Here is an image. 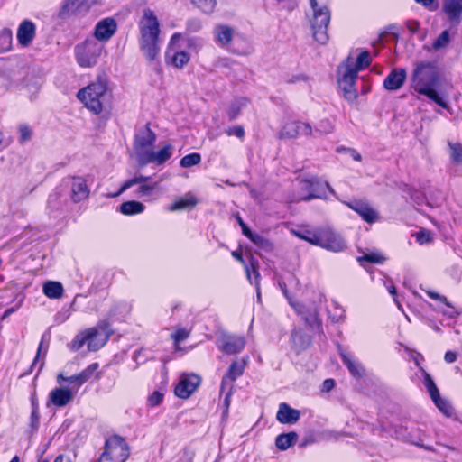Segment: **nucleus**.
I'll return each mask as SVG.
<instances>
[{
	"instance_id": "obj_1",
	"label": "nucleus",
	"mask_w": 462,
	"mask_h": 462,
	"mask_svg": "<svg viewBox=\"0 0 462 462\" xmlns=\"http://www.w3.org/2000/svg\"><path fill=\"white\" fill-rule=\"evenodd\" d=\"M439 83L440 74L435 62L420 61L414 65L411 75V88L417 93L427 97L439 106L448 108L447 102L437 91Z\"/></svg>"
},
{
	"instance_id": "obj_2",
	"label": "nucleus",
	"mask_w": 462,
	"mask_h": 462,
	"mask_svg": "<svg viewBox=\"0 0 462 462\" xmlns=\"http://www.w3.org/2000/svg\"><path fill=\"white\" fill-rule=\"evenodd\" d=\"M139 48L143 57L149 61L158 59L160 46V23L152 10L145 8L138 22Z\"/></svg>"
},
{
	"instance_id": "obj_3",
	"label": "nucleus",
	"mask_w": 462,
	"mask_h": 462,
	"mask_svg": "<svg viewBox=\"0 0 462 462\" xmlns=\"http://www.w3.org/2000/svg\"><path fill=\"white\" fill-rule=\"evenodd\" d=\"M110 336L109 323L103 321L97 327L79 332L69 344V347L72 351H79L85 344H88V351L96 352L106 345Z\"/></svg>"
},
{
	"instance_id": "obj_4",
	"label": "nucleus",
	"mask_w": 462,
	"mask_h": 462,
	"mask_svg": "<svg viewBox=\"0 0 462 462\" xmlns=\"http://www.w3.org/2000/svg\"><path fill=\"white\" fill-rule=\"evenodd\" d=\"M77 97L88 109L98 115L103 110L104 102L110 97L107 83L106 80L98 79L80 89Z\"/></svg>"
},
{
	"instance_id": "obj_5",
	"label": "nucleus",
	"mask_w": 462,
	"mask_h": 462,
	"mask_svg": "<svg viewBox=\"0 0 462 462\" xmlns=\"http://www.w3.org/2000/svg\"><path fill=\"white\" fill-rule=\"evenodd\" d=\"M313 14L310 20L312 36L319 44L328 41V27L330 22V10L327 5H319L317 0H309Z\"/></svg>"
},
{
	"instance_id": "obj_6",
	"label": "nucleus",
	"mask_w": 462,
	"mask_h": 462,
	"mask_svg": "<svg viewBox=\"0 0 462 462\" xmlns=\"http://www.w3.org/2000/svg\"><path fill=\"white\" fill-rule=\"evenodd\" d=\"M103 47L93 39H87L75 46V57L81 68H91L97 62Z\"/></svg>"
},
{
	"instance_id": "obj_7",
	"label": "nucleus",
	"mask_w": 462,
	"mask_h": 462,
	"mask_svg": "<svg viewBox=\"0 0 462 462\" xmlns=\"http://www.w3.org/2000/svg\"><path fill=\"white\" fill-rule=\"evenodd\" d=\"M341 77L338 79L340 88L344 92V97L349 102H353L357 97V91L355 88L356 79L357 78L356 69H354V60L347 57L344 63L338 68Z\"/></svg>"
},
{
	"instance_id": "obj_8",
	"label": "nucleus",
	"mask_w": 462,
	"mask_h": 462,
	"mask_svg": "<svg viewBox=\"0 0 462 462\" xmlns=\"http://www.w3.org/2000/svg\"><path fill=\"white\" fill-rule=\"evenodd\" d=\"M129 457V448L125 440L117 435L107 439L105 451L98 462H125Z\"/></svg>"
},
{
	"instance_id": "obj_9",
	"label": "nucleus",
	"mask_w": 462,
	"mask_h": 462,
	"mask_svg": "<svg viewBox=\"0 0 462 462\" xmlns=\"http://www.w3.org/2000/svg\"><path fill=\"white\" fill-rule=\"evenodd\" d=\"M156 134L151 130L149 124L137 130L134 140V150L139 163L143 162L146 154L152 151L155 142Z\"/></svg>"
},
{
	"instance_id": "obj_10",
	"label": "nucleus",
	"mask_w": 462,
	"mask_h": 462,
	"mask_svg": "<svg viewBox=\"0 0 462 462\" xmlns=\"http://www.w3.org/2000/svg\"><path fill=\"white\" fill-rule=\"evenodd\" d=\"M318 245L325 250L340 253L346 249L347 244L344 237L330 227H319Z\"/></svg>"
},
{
	"instance_id": "obj_11",
	"label": "nucleus",
	"mask_w": 462,
	"mask_h": 462,
	"mask_svg": "<svg viewBox=\"0 0 462 462\" xmlns=\"http://www.w3.org/2000/svg\"><path fill=\"white\" fill-rule=\"evenodd\" d=\"M101 0H64L58 13V17L66 20L71 16L82 15L100 3Z\"/></svg>"
},
{
	"instance_id": "obj_12",
	"label": "nucleus",
	"mask_w": 462,
	"mask_h": 462,
	"mask_svg": "<svg viewBox=\"0 0 462 462\" xmlns=\"http://www.w3.org/2000/svg\"><path fill=\"white\" fill-rule=\"evenodd\" d=\"M150 180V176L135 175L134 178L125 181L120 189L116 194H114L113 197L121 195L134 185H139L138 193L141 197H150L152 195L153 191L158 189L159 185V181L149 182Z\"/></svg>"
},
{
	"instance_id": "obj_13",
	"label": "nucleus",
	"mask_w": 462,
	"mask_h": 462,
	"mask_svg": "<svg viewBox=\"0 0 462 462\" xmlns=\"http://www.w3.org/2000/svg\"><path fill=\"white\" fill-rule=\"evenodd\" d=\"M312 134L313 130L310 124L300 121H293L285 124L279 132L278 136L280 139H294L301 135L310 136Z\"/></svg>"
},
{
	"instance_id": "obj_14",
	"label": "nucleus",
	"mask_w": 462,
	"mask_h": 462,
	"mask_svg": "<svg viewBox=\"0 0 462 462\" xmlns=\"http://www.w3.org/2000/svg\"><path fill=\"white\" fill-rule=\"evenodd\" d=\"M442 12L450 27H457L462 22V0H443Z\"/></svg>"
},
{
	"instance_id": "obj_15",
	"label": "nucleus",
	"mask_w": 462,
	"mask_h": 462,
	"mask_svg": "<svg viewBox=\"0 0 462 462\" xmlns=\"http://www.w3.org/2000/svg\"><path fill=\"white\" fill-rule=\"evenodd\" d=\"M117 31V23L113 17L100 20L95 26L94 36L97 41L107 42Z\"/></svg>"
},
{
	"instance_id": "obj_16",
	"label": "nucleus",
	"mask_w": 462,
	"mask_h": 462,
	"mask_svg": "<svg viewBox=\"0 0 462 462\" xmlns=\"http://www.w3.org/2000/svg\"><path fill=\"white\" fill-rule=\"evenodd\" d=\"M218 347L227 355L241 352L245 346V339L242 336L223 335L217 341Z\"/></svg>"
},
{
	"instance_id": "obj_17",
	"label": "nucleus",
	"mask_w": 462,
	"mask_h": 462,
	"mask_svg": "<svg viewBox=\"0 0 462 462\" xmlns=\"http://www.w3.org/2000/svg\"><path fill=\"white\" fill-rule=\"evenodd\" d=\"M344 204L356 212L367 223H374L378 219V213L366 201H345Z\"/></svg>"
},
{
	"instance_id": "obj_18",
	"label": "nucleus",
	"mask_w": 462,
	"mask_h": 462,
	"mask_svg": "<svg viewBox=\"0 0 462 462\" xmlns=\"http://www.w3.org/2000/svg\"><path fill=\"white\" fill-rule=\"evenodd\" d=\"M98 368L97 363H93L89 365L86 369L81 371L80 373L65 377L62 374H60L57 377V381L59 383H61L63 382L69 383V384H74L76 386V389H79L82 384H84L86 382H88L91 376L93 375L94 372Z\"/></svg>"
},
{
	"instance_id": "obj_19",
	"label": "nucleus",
	"mask_w": 462,
	"mask_h": 462,
	"mask_svg": "<svg viewBox=\"0 0 462 462\" xmlns=\"http://www.w3.org/2000/svg\"><path fill=\"white\" fill-rule=\"evenodd\" d=\"M200 383V378L196 374H190L180 379L175 387V394L181 398H189Z\"/></svg>"
},
{
	"instance_id": "obj_20",
	"label": "nucleus",
	"mask_w": 462,
	"mask_h": 462,
	"mask_svg": "<svg viewBox=\"0 0 462 462\" xmlns=\"http://www.w3.org/2000/svg\"><path fill=\"white\" fill-rule=\"evenodd\" d=\"M36 34L35 24L29 20L23 21L17 29V41L23 47H28Z\"/></svg>"
},
{
	"instance_id": "obj_21",
	"label": "nucleus",
	"mask_w": 462,
	"mask_h": 462,
	"mask_svg": "<svg viewBox=\"0 0 462 462\" xmlns=\"http://www.w3.org/2000/svg\"><path fill=\"white\" fill-rule=\"evenodd\" d=\"M343 364L347 367L352 376L362 378L365 374L364 365L359 363L351 353L344 351L341 347L338 349Z\"/></svg>"
},
{
	"instance_id": "obj_22",
	"label": "nucleus",
	"mask_w": 462,
	"mask_h": 462,
	"mask_svg": "<svg viewBox=\"0 0 462 462\" xmlns=\"http://www.w3.org/2000/svg\"><path fill=\"white\" fill-rule=\"evenodd\" d=\"M290 305L293 308L295 312L304 319L306 325L310 328H319L320 326V321L316 310H309L304 305L294 300H290Z\"/></svg>"
},
{
	"instance_id": "obj_23",
	"label": "nucleus",
	"mask_w": 462,
	"mask_h": 462,
	"mask_svg": "<svg viewBox=\"0 0 462 462\" xmlns=\"http://www.w3.org/2000/svg\"><path fill=\"white\" fill-rule=\"evenodd\" d=\"M406 69L403 68L393 69L383 80V87L390 91L400 89L406 79Z\"/></svg>"
},
{
	"instance_id": "obj_24",
	"label": "nucleus",
	"mask_w": 462,
	"mask_h": 462,
	"mask_svg": "<svg viewBox=\"0 0 462 462\" xmlns=\"http://www.w3.org/2000/svg\"><path fill=\"white\" fill-rule=\"evenodd\" d=\"M214 41L220 47H227L232 42L235 30L226 24H217L212 31Z\"/></svg>"
},
{
	"instance_id": "obj_25",
	"label": "nucleus",
	"mask_w": 462,
	"mask_h": 462,
	"mask_svg": "<svg viewBox=\"0 0 462 462\" xmlns=\"http://www.w3.org/2000/svg\"><path fill=\"white\" fill-rule=\"evenodd\" d=\"M89 188L84 178L77 176L72 178L71 182V199L75 202L85 200L89 196Z\"/></svg>"
},
{
	"instance_id": "obj_26",
	"label": "nucleus",
	"mask_w": 462,
	"mask_h": 462,
	"mask_svg": "<svg viewBox=\"0 0 462 462\" xmlns=\"http://www.w3.org/2000/svg\"><path fill=\"white\" fill-rule=\"evenodd\" d=\"M172 152L173 146L171 144H167L157 152H153L152 150L148 154H146L145 158L140 164L146 165L152 162L162 164L171 157Z\"/></svg>"
},
{
	"instance_id": "obj_27",
	"label": "nucleus",
	"mask_w": 462,
	"mask_h": 462,
	"mask_svg": "<svg viewBox=\"0 0 462 462\" xmlns=\"http://www.w3.org/2000/svg\"><path fill=\"white\" fill-rule=\"evenodd\" d=\"M300 413L298 410L292 409L285 402L279 405L276 419L282 424H293L300 420Z\"/></svg>"
},
{
	"instance_id": "obj_28",
	"label": "nucleus",
	"mask_w": 462,
	"mask_h": 462,
	"mask_svg": "<svg viewBox=\"0 0 462 462\" xmlns=\"http://www.w3.org/2000/svg\"><path fill=\"white\" fill-rule=\"evenodd\" d=\"M73 397V392L67 388H54L49 394V400L57 407L66 406Z\"/></svg>"
},
{
	"instance_id": "obj_29",
	"label": "nucleus",
	"mask_w": 462,
	"mask_h": 462,
	"mask_svg": "<svg viewBox=\"0 0 462 462\" xmlns=\"http://www.w3.org/2000/svg\"><path fill=\"white\" fill-rule=\"evenodd\" d=\"M248 363V356L243 357L239 361H234L230 365L226 375L222 379V384L225 383L226 379H229L231 382L236 381L240 377L245 371V368Z\"/></svg>"
},
{
	"instance_id": "obj_30",
	"label": "nucleus",
	"mask_w": 462,
	"mask_h": 462,
	"mask_svg": "<svg viewBox=\"0 0 462 462\" xmlns=\"http://www.w3.org/2000/svg\"><path fill=\"white\" fill-rule=\"evenodd\" d=\"M198 204V199L191 193H187L185 196L177 199L174 203L171 205L169 209L171 211L178 210H190Z\"/></svg>"
},
{
	"instance_id": "obj_31",
	"label": "nucleus",
	"mask_w": 462,
	"mask_h": 462,
	"mask_svg": "<svg viewBox=\"0 0 462 462\" xmlns=\"http://www.w3.org/2000/svg\"><path fill=\"white\" fill-rule=\"evenodd\" d=\"M298 435L294 431L282 433L276 437L275 445L280 450H287L291 446L296 443Z\"/></svg>"
},
{
	"instance_id": "obj_32",
	"label": "nucleus",
	"mask_w": 462,
	"mask_h": 462,
	"mask_svg": "<svg viewBox=\"0 0 462 462\" xmlns=\"http://www.w3.org/2000/svg\"><path fill=\"white\" fill-rule=\"evenodd\" d=\"M291 233L301 240L307 241L312 245H318L319 238V228L310 230H291Z\"/></svg>"
},
{
	"instance_id": "obj_33",
	"label": "nucleus",
	"mask_w": 462,
	"mask_h": 462,
	"mask_svg": "<svg viewBox=\"0 0 462 462\" xmlns=\"http://www.w3.org/2000/svg\"><path fill=\"white\" fill-rule=\"evenodd\" d=\"M144 205L139 201L129 200L120 205V212L125 216H132L143 213L144 211Z\"/></svg>"
},
{
	"instance_id": "obj_34",
	"label": "nucleus",
	"mask_w": 462,
	"mask_h": 462,
	"mask_svg": "<svg viewBox=\"0 0 462 462\" xmlns=\"http://www.w3.org/2000/svg\"><path fill=\"white\" fill-rule=\"evenodd\" d=\"M248 100L244 97L235 99L226 109L229 121H234L240 115L243 108L247 106Z\"/></svg>"
},
{
	"instance_id": "obj_35",
	"label": "nucleus",
	"mask_w": 462,
	"mask_h": 462,
	"mask_svg": "<svg viewBox=\"0 0 462 462\" xmlns=\"http://www.w3.org/2000/svg\"><path fill=\"white\" fill-rule=\"evenodd\" d=\"M257 266V260L252 256L250 257L249 265L245 264L247 279L251 284L254 283L256 288H258L260 281V273Z\"/></svg>"
},
{
	"instance_id": "obj_36",
	"label": "nucleus",
	"mask_w": 462,
	"mask_h": 462,
	"mask_svg": "<svg viewBox=\"0 0 462 462\" xmlns=\"http://www.w3.org/2000/svg\"><path fill=\"white\" fill-rule=\"evenodd\" d=\"M291 342L296 351L300 352L310 344V339L301 330L295 329L291 332Z\"/></svg>"
},
{
	"instance_id": "obj_37",
	"label": "nucleus",
	"mask_w": 462,
	"mask_h": 462,
	"mask_svg": "<svg viewBox=\"0 0 462 462\" xmlns=\"http://www.w3.org/2000/svg\"><path fill=\"white\" fill-rule=\"evenodd\" d=\"M43 292L50 299H59L62 296L63 287L59 282L49 281L43 285Z\"/></svg>"
},
{
	"instance_id": "obj_38",
	"label": "nucleus",
	"mask_w": 462,
	"mask_h": 462,
	"mask_svg": "<svg viewBox=\"0 0 462 462\" xmlns=\"http://www.w3.org/2000/svg\"><path fill=\"white\" fill-rule=\"evenodd\" d=\"M13 43V32L5 28L0 31V54L11 51Z\"/></svg>"
},
{
	"instance_id": "obj_39",
	"label": "nucleus",
	"mask_w": 462,
	"mask_h": 462,
	"mask_svg": "<svg viewBox=\"0 0 462 462\" xmlns=\"http://www.w3.org/2000/svg\"><path fill=\"white\" fill-rule=\"evenodd\" d=\"M430 398L434 404L443 414L448 417H450L453 414V408L451 404L440 396L439 392L437 393V395H433Z\"/></svg>"
},
{
	"instance_id": "obj_40",
	"label": "nucleus",
	"mask_w": 462,
	"mask_h": 462,
	"mask_svg": "<svg viewBox=\"0 0 462 462\" xmlns=\"http://www.w3.org/2000/svg\"><path fill=\"white\" fill-rule=\"evenodd\" d=\"M190 60V56L185 51H176L171 57V64L177 69H182Z\"/></svg>"
},
{
	"instance_id": "obj_41",
	"label": "nucleus",
	"mask_w": 462,
	"mask_h": 462,
	"mask_svg": "<svg viewBox=\"0 0 462 462\" xmlns=\"http://www.w3.org/2000/svg\"><path fill=\"white\" fill-rule=\"evenodd\" d=\"M372 62L370 53L367 51H362L356 58V63H354V69H356V74L359 70L367 68Z\"/></svg>"
},
{
	"instance_id": "obj_42",
	"label": "nucleus",
	"mask_w": 462,
	"mask_h": 462,
	"mask_svg": "<svg viewBox=\"0 0 462 462\" xmlns=\"http://www.w3.org/2000/svg\"><path fill=\"white\" fill-rule=\"evenodd\" d=\"M201 162V156L199 153L193 152L185 155L180 162V165L182 168H189L199 164Z\"/></svg>"
},
{
	"instance_id": "obj_43",
	"label": "nucleus",
	"mask_w": 462,
	"mask_h": 462,
	"mask_svg": "<svg viewBox=\"0 0 462 462\" xmlns=\"http://www.w3.org/2000/svg\"><path fill=\"white\" fill-rule=\"evenodd\" d=\"M334 130L332 122L328 119L320 120L315 128V133L319 135L331 134Z\"/></svg>"
},
{
	"instance_id": "obj_44",
	"label": "nucleus",
	"mask_w": 462,
	"mask_h": 462,
	"mask_svg": "<svg viewBox=\"0 0 462 462\" xmlns=\"http://www.w3.org/2000/svg\"><path fill=\"white\" fill-rule=\"evenodd\" d=\"M254 245L257 246L265 249V250H271L273 248V245L267 238L262 236L259 234L253 233L250 237H248Z\"/></svg>"
},
{
	"instance_id": "obj_45",
	"label": "nucleus",
	"mask_w": 462,
	"mask_h": 462,
	"mask_svg": "<svg viewBox=\"0 0 462 462\" xmlns=\"http://www.w3.org/2000/svg\"><path fill=\"white\" fill-rule=\"evenodd\" d=\"M194 5L203 13L209 14L213 12L216 6V0H190Z\"/></svg>"
},
{
	"instance_id": "obj_46",
	"label": "nucleus",
	"mask_w": 462,
	"mask_h": 462,
	"mask_svg": "<svg viewBox=\"0 0 462 462\" xmlns=\"http://www.w3.org/2000/svg\"><path fill=\"white\" fill-rule=\"evenodd\" d=\"M422 374L424 377L423 384L426 387L430 396L437 395L439 392L437 385L435 384L432 377L424 370H422Z\"/></svg>"
},
{
	"instance_id": "obj_47",
	"label": "nucleus",
	"mask_w": 462,
	"mask_h": 462,
	"mask_svg": "<svg viewBox=\"0 0 462 462\" xmlns=\"http://www.w3.org/2000/svg\"><path fill=\"white\" fill-rule=\"evenodd\" d=\"M18 133H19V143L21 144H24L28 141L31 140L32 136V128L27 125H20L18 126Z\"/></svg>"
},
{
	"instance_id": "obj_48",
	"label": "nucleus",
	"mask_w": 462,
	"mask_h": 462,
	"mask_svg": "<svg viewBox=\"0 0 462 462\" xmlns=\"http://www.w3.org/2000/svg\"><path fill=\"white\" fill-rule=\"evenodd\" d=\"M449 33L448 30L443 31L432 43V49L437 51L446 47L449 42Z\"/></svg>"
},
{
	"instance_id": "obj_49",
	"label": "nucleus",
	"mask_w": 462,
	"mask_h": 462,
	"mask_svg": "<svg viewBox=\"0 0 462 462\" xmlns=\"http://www.w3.org/2000/svg\"><path fill=\"white\" fill-rule=\"evenodd\" d=\"M384 260L385 258L383 255L376 253L365 254L363 256L358 257V262L360 263L365 261L371 263H383Z\"/></svg>"
},
{
	"instance_id": "obj_50",
	"label": "nucleus",
	"mask_w": 462,
	"mask_h": 462,
	"mask_svg": "<svg viewBox=\"0 0 462 462\" xmlns=\"http://www.w3.org/2000/svg\"><path fill=\"white\" fill-rule=\"evenodd\" d=\"M451 153L450 157L452 162L457 164H462V145L461 144H449Z\"/></svg>"
},
{
	"instance_id": "obj_51",
	"label": "nucleus",
	"mask_w": 462,
	"mask_h": 462,
	"mask_svg": "<svg viewBox=\"0 0 462 462\" xmlns=\"http://www.w3.org/2000/svg\"><path fill=\"white\" fill-rule=\"evenodd\" d=\"M189 336V332L185 328H179L171 335V337L175 345H179L180 342L187 339Z\"/></svg>"
},
{
	"instance_id": "obj_52",
	"label": "nucleus",
	"mask_w": 462,
	"mask_h": 462,
	"mask_svg": "<svg viewBox=\"0 0 462 462\" xmlns=\"http://www.w3.org/2000/svg\"><path fill=\"white\" fill-rule=\"evenodd\" d=\"M163 399V394L158 391L153 392L148 398V405L150 407H155L159 405Z\"/></svg>"
},
{
	"instance_id": "obj_53",
	"label": "nucleus",
	"mask_w": 462,
	"mask_h": 462,
	"mask_svg": "<svg viewBox=\"0 0 462 462\" xmlns=\"http://www.w3.org/2000/svg\"><path fill=\"white\" fill-rule=\"evenodd\" d=\"M187 31L189 32H196L201 29V22L199 19L192 18L187 21Z\"/></svg>"
},
{
	"instance_id": "obj_54",
	"label": "nucleus",
	"mask_w": 462,
	"mask_h": 462,
	"mask_svg": "<svg viewBox=\"0 0 462 462\" xmlns=\"http://www.w3.org/2000/svg\"><path fill=\"white\" fill-rule=\"evenodd\" d=\"M226 133L229 136L235 135V136H236L239 139H243L244 136H245V130H244V127L241 126V125H236V126L229 127L226 131Z\"/></svg>"
},
{
	"instance_id": "obj_55",
	"label": "nucleus",
	"mask_w": 462,
	"mask_h": 462,
	"mask_svg": "<svg viewBox=\"0 0 462 462\" xmlns=\"http://www.w3.org/2000/svg\"><path fill=\"white\" fill-rule=\"evenodd\" d=\"M426 293L430 299L439 300V301L444 303L448 307H452L451 303L448 300V299L445 296L440 295L438 292L433 291H426Z\"/></svg>"
},
{
	"instance_id": "obj_56",
	"label": "nucleus",
	"mask_w": 462,
	"mask_h": 462,
	"mask_svg": "<svg viewBox=\"0 0 462 462\" xmlns=\"http://www.w3.org/2000/svg\"><path fill=\"white\" fill-rule=\"evenodd\" d=\"M416 238L420 245H423L431 241V235L429 231L422 230L416 234Z\"/></svg>"
},
{
	"instance_id": "obj_57",
	"label": "nucleus",
	"mask_w": 462,
	"mask_h": 462,
	"mask_svg": "<svg viewBox=\"0 0 462 462\" xmlns=\"http://www.w3.org/2000/svg\"><path fill=\"white\" fill-rule=\"evenodd\" d=\"M406 28L410 32L415 33L420 30V23L417 20H408L405 23Z\"/></svg>"
},
{
	"instance_id": "obj_58",
	"label": "nucleus",
	"mask_w": 462,
	"mask_h": 462,
	"mask_svg": "<svg viewBox=\"0 0 462 462\" xmlns=\"http://www.w3.org/2000/svg\"><path fill=\"white\" fill-rule=\"evenodd\" d=\"M188 46L189 48H194V49L199 50L202 48L203 43H202V41L199 38H189L188 40Z\"/></svg>"
},
{
	"instance_id": "obj_59",
	"label": "nucleus",
	"mask_w": 462,
	"mask_h": 462,
	"mask_svg": "<svg viewBox=\"0 0 462 462\" xmlns=\"http://www.w3.org/2000/svg\"><path fill=\"white\" fill-rule=\"evenodd\" d=\"M44 338H45V336H42V340H41V342L39 344V346H38L37 355H36V356H35V358L33 360V365L38 361V359H39L42 350H43V356H45L46 353H47L48 346H46L45 348L43 349Z\"/></svg>"
},
{
	"instance_id": "obj_60",
	"label": "nucleus",
	"mask_w": 462,
	"mask_h": 462,
	"mask_svg": "<svg viewBox=\"0 0 462 462\" xmlns=\"http://www.w3.org/2000/svg\"><path fill=\"white\" fill-rule=\"evenodd\" d=\"M457 353L453 351H447L444 356V359L448 364H452L457 360Z\"/></svg>"
},
{
	"instance_id": "obj_61",
	"label": "nucleus",
	"mask_w": 462,
	"mask_h": 462,
	"mask_svg": "<svg viewBox=\"0 0 462 462\" xmlns=\"http://www.w3.org/2000/svg\"><path fill=\"white\" fill-rule=\"evenodd\" d=\"M307 80H308V78H307L306 75L299 74V75H294L291 78H290L287 80V82L288 83H297V82H300V81H307Z\"/></svg>"
},
{
	"instance_id": "obj_62",
	"label": "nucleus",
	"mask_w": 462,
	"mask_h": 462,
	"mask_svg": "<svg viewBox=\"0 0 462 462\" xmlns=\"http://www.w3.org/2000/svg\"><path fill=\"white\" fill-rule=\"evenodd\" d=\"M238 222H239V224H240V226H241V228H242V232H243V234H244L247 238H248V237H250V236H252V234H253L254 232H252V231L250 230V228L246 226V224H245V222H244L240 217H238Z\"/></svg>"
},
{
	"instance_id": "obj_63",
	"label": "nucleus",
	"mask_w": 462,
	"mask_h": 462,
	"mask_svg": "<svg viewBox=\"0 0 462 462\" xmlns=\"http://www.w3.org/2000/svg\"><path fill=\"white\" fill-rule=\"evenodd\" d=\"M335 386V381L333 379H326L324 382H323V389L326 391V392H329L330 390H332Z\"/></svg>"
},
{
	"instance_id": "obj_64",
	"label": "nucleus",
	"mask_w": 462,
	"mask_h": 462,
	"mask_svg": "<svg viewBox=\"0 0 462 462\" xmlns=\"http://www.w3.org/2000/svg\"><path fill=\"white\" fill-rule=\"evenodd\" d=\"M347 152L351 155V157L357 162L362 160L361 154L355 149H347Z\"/></svg>"
}]
</instances>
